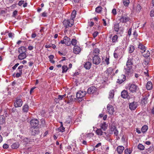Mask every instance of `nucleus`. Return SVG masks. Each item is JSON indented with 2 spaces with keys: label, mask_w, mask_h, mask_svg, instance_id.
Listing matches in <instances>:
<instances>
[{
  "label": "nucleus",
  "mask_w": 154,
  "mask_h": 154,
  "mask_svg": "<svg viewBox=\"0 0 154 154\" xmlns=\"http://www.w3.org/2000/svg\"><path fill=\"white\" fill-rule=\"evenodd\" d=\"M22 73H21L18 72L16 74V77L17 78H19V77L21 76Z\"/></svg>",
  "instance_id": "5fc2aeb1"
},
{
  "label": "nucleus",
  "mask_w": 154,
  "mask_h": 154,
  "mask_svg": "<svg viewBox=\"0 0 154 154\" xmlns=\"http://www.w3.org/2000/svg\"><path fill=\"white\" fill-rule=\"evenodd\" d=\"M102 8L101 6H98L96 8L95 11L97 13H100L102 11Z\"/></svg>",
  "instance_id": "a19ab883"
},
{
  "label": "nucleus",
  "mask_w": 154,
  "mask_h": 154,
  "mask_svg": "<svg viewBox=\"0 0 154 154\" xmlns=\"http://www.w3.org/2000/svg\"><path fill=\"white\" fill-rule=\"evenodd\" d=\"M123 4L125 6H128L130 3L129 0H123Z\"/></svg>",
  "instance_id": "79ce46f5"
},
{
  "label": "nucleus",
  "mask_w": 154,
  "mask_h": 154,
  "mask_svg": "<svg viewBox=\"0 0 154 154\" xmlns=\"http://www.w3.org/2000/svg\"><path fill=\"white\" fill-rule=\"evenodd\" d=\"M41 124H40V127L41 128L47 127L45 124V121L44 119H42L41 120Z\"/></svg>",
  "instance_id": "c756f323"
},
{
  "label": "nucleus",
  "mask_w": 154,
  "mask_h": 154,
  "mask_svg": "<svg viewBox=\"0 0 154 154\" xmlns=\"http://www.w3.org/2000/svg\"><path fill=\"white\" fill-rule=\"evenodd\" d=\"M70 43L72 45L75 46V45L77 43V41L74 39H72Z\"/></svg>",
  "instance_id": "49530a36"
},
{
  "label": "nucleus",
  "mask_w": 154,
  "mask_h": 154,
  "mask_svg": "<svg viewBox=\"0 0 154 154\" xmlns=\"http://www.w3.org/2000/svg\"><path fill=\"white\" fill-rule=\"evenodd\" d=\"M17 11L16 10L14 11L12 17H15V16L17 14Z\"/></svg>",
  "instance_id": "13d9d810"
},
{
  "label": "nucleus",
  "mask_w": 154,
  "mask_h": 154,
  "mask_svg": "<svg viewBox=\"0 0 154 154\" xmlns=\"http://www.w3.org/2000/svg\"><path fill=\"white\" fill-rule=\"evenodd\" d=\"M114 91L113 90H111L110 91L109 94V98L112 99L114 97Z\"/></svg>",
  "instance_id": "a878e982"
},
{
  "label": "nucleus",
  "mask_w": 154,
  "mask_h": 154,
  "mask_svg": "<svg viewBox=\"0 0 154 154\" xmlns=\"http://www.w3.org/2000/svg\"><path fill=\"white\" fill-rule=\"evenodd\" d=\"M14 34L13 33H9L8 34V36L10 38H12L14 37Z\"/></svg>",
  "instance_id": "052dcab7"
},
{
  "label": "nucleus",
  "mask_w": 154,
  "mask_h": 154,
  "mask_svg": "<svg viewBox=\"0 0 154 154\" xmlns=\"http://www.w3.org/2000/svg\"><path fill=\"white\" fill-rule=\"evenodd\" d=\"M114 57L115 58L117 59L119 55L116 52V50L115 51L114 53Z\"/></svg>",
  "instance_id": "603ef678"
},
{
  "label": "nucleus",
  "mask_w": 154,
  "mask_h": 154,
  "mask_svg": "<svg viewBox=\"0 0 154 154\" xmlns=\"http://www.w3.org/2000/svg\"><path fill=\"white\" fill-rule=\"evenodd\" d=\"M119 24L118 23H115L114 26V30L116 32H118L119 29Z\"/></svg>",
  "instance_id": "7c9ffc66"
},
{
  "label": "nucleus",
  "mask_w": 154,
  "mask_h": 154,
  "mask_svg": "<svg viewBox=\"0 0 154 154\" xmlns=\"http://www.w3.org/2000/svg\"><path fill=\"white\" fill-rule=\"evenodd\" d=\"M19 146V143L18 142H16L14 143L11 146V148L13 149H17L18 148Z\"/></svg>",
  "instance_id": "2f4dec72"
},
{
  "label": "nucleus",
  "mask_w": 154,
  "mask_h": 154,
  "mask_svg": "<svg viewBox=\"0 0 154 154\" xmlns=\"http://www.w3.org/2000/svg\"><path fill=\"white\" fill-rule=\"evenodd\" d=\"M64 40L65 42V44L67 46H69L70 45V39L68 37L66 36L64 37Z\"/></svg>",
  "instance_id": "f3484780"
},
{
  "label": "nucleus",
  "mask_w": 154,
  "mask_h": 154,
  "mask_svg": "<svg viewBox=\"0 0 154 154\" xmlns=\"http://www.w3.org/2000/svg\"><path fill=\"white\" fill-rule=\"evenodd\" d=\"M30 133L32 135L38 134L39 132V128L36 127H31L30 128Z\"/></svg>",
  "instance_id": "6e6552de"
},
{
  "label": "nucleus",
  "mask_w": 154,
  "mask_h": 154,
  "mask_svg": "<svg viewBox=\"0 0 154 154\" xmlns=\"http://www.w3.org/2000/svg\"><path fill=\"white\" fill-rule=\"evenodd\" d=\"M74 23V20L72 19L71 18L69 20H65L63 22V23L66 28H68V26L71 27L72 26Z\"/></svg>",
  "instance_id": "f03ea898"
},
{
  "label": "nucleus",
  "mask_w": 154,
  "mask_h": 154,
  "mask_svg": "<svg viewBox=\"0 0 154 154\" xmlns=\"http://www.w3.org/2000/svg\"><path fill=\"white\" fill-rule=\"evenodd\" d=\"M138 48L141 50V52L142 54L145 52L146 49L145 48V46L142 44H139Z\"/></svg>",
  "instance_id": "b1692460"
},
{
  "label": "nucleus",
  "mask_w": 154,
  "mask_h": 154,
  "mask_svg": "<svg viewBox=\"0 0 154 154\" xmlns=\"http://www.w3.org/2000/svg\"><path fill=\"white\" fill-rule=\"evenodd\" d=\"M31 139L28 138H25L24 139V141L27 143H28L30 142Z\"/></svg>",
  "instance_id": "3c124183"
},
{
  "label": "nucleus",
  "mask_w": 154,
  "mask_h": 154,
  "mask_svg": "<svg viewBox=\"0 0 154 154\" xmlns=\"http://www.w3.org/2000/svg\"><path fill=\"white\" fill-rule=\"evenodd\" d=\"M19 53H24L26 52V47L23 46L20 47L18 49Z\"/></svg>",
  "instance_id": "412c9836"
},
{
  "label": "nucleus",
  "mask_w": 154,
  "mask_h": 154,
  "mask_svg": "<svg viewBox=\"0 0 154 154\" xmlns=\"http://www.w3.org/2000/svg\"><path fill=\"white\" fill-rule=\"evenodd\" d=\"M150 15L151 17H154V9L152 10L150 13Z\"/></svg>",
  "instance_id": "09e8293b"
},
{
  "label": "nucleus",
  "mask_w": 154,
  "mask_h": 154,
  "mask_svg": "<svg viewBox=\"0 0 154 154\" xmlns=\"http://www.w3.org/2000/svg\"><path fill=\"white\" fill-rule=\"evenodd\" d=\"M54 57V56L52 55H51L48 56V58L50 59V60H52Z\"/></svg>",
  "instance_id": "338daca9"
},
{
  "label": "nucleus",
  "mask_w": 154,
  "mask_h": 154,
  "mask_svg": "<svg viewBox=\"0 0 154 154\" xmlns=\"http://www.w3.org/2000/svg\"><path fill=\"white\" fill-rule=\"evenodd\" d=\"M38 120L35 119H32L30 122V124L32 127H36L38 125Z\"/></svg>",
  "instance_id": "9d476101"
},
{
  "label": "nucleus",
  "mask_w": 154,
  "mask_h": 154,
  "mask_svg": "<svg viewBox=\"0 0 154 154\" xmlns=\"http://www.w3.org/2000/svg\"><path fill=\"white\" fill-rule=\"evenodd\" d=\"M98 34V32H94L93 34L94 38L96 37Z\"/></svg>",
  "instance_id": "bf43d9fd"
},
{
  "label": "nucleus",
  "mask_w": 154,
  "mask_h": 154,
  "mask_svg": "<svg viewBox=\"0 0 154 154\" xmlns=\"http://www.w3.org/2000/svg\"><path fill=\"white\" fill-rule=\"evenodd\" d=\"M5 122V118L3 115L0 116V125L3 124Z\"/></svg>",
  "instance_id": "bb28decb"
},
{
  "label": "nucleus",
  "mask_w": 154,
  "mask_h": 154,
  "mask_svg": "<svg viewBox=\"0 0 154 154\" xmlns=\"http://www.w3.org/2000/svg\"><path fill=\"white\" fill-rule=\"evenodd\" d=\"M76 11L75 10H73L71 14V18L72 19L74 20V19L76 15Z\"/></svg>",
  "instance_id": "4c0bfd02"
},
{
  "label": "nucleus",
  "mask_w": 154,
  "mask_h": 154,
  "mask_svg": "<svg viewBox=\"0 0 154 154\" xmlns=\"http://www.w3.org/2000/svg\"><path fill=\"white\" fill-rule=\"evenodd\" d=\"M36 35L35 33H32L31 35V37L32 38H34L36 36Z\"/></svg>",
  "instance_id": "774afa93"
},
{
  "label": "nucleus",
  "mask_w": 154,
  "mask_h": 154,
  "mask_svg": "<svg viewBox=\"0 0 154 154\" xmlns=\"http://www.w3.org/2000/svg\"><path fill=\"white\" fill-rule=\"evenodd\" d=\"M97 134L98 135H102L103 134V131L101 129H97L96 131Z\"/></svg>",
  "instance_id": "f704fd0d"
},
{
  "label": "nucleus",
  "mask_w": 154,
  "mask_h": 154,
  "mask_svg": "<svg viewBox=\"0 0 154 154\" xmlns=\"http://www.w3.org/2000/svg\"><path fill=\"white\" fill-rule=\"evenodd\" d=\"M126 76L124 75H122L119 77V79H117V82L119 84H122L126 79Z\"/></svg>",
  "instance_id": "ddd939ff"
},
{
  "label": "nucleus",
  "mask_w": 154,
  "mask_h": 154,
  "mask_svg": "<svg viewBox=\"0 0 154 154\" xmlns=\"http://www.w3.org/2000/svg\"><path fill=\"white\" fill-rule=\"evenodd\" d=\"M47 13H46L45 12H43L41 15L43 17H46L47 16Z\"/></svg>",
  "instance_id": "e2e57ef3"
},
{
  "label": "nucleus",
  "mask_w": 154,
  "mask_h": 154,
  "mask_svg": "<svg viewBox=\"0 0 154 154\" xmlns=\"http://www.w3.org/2000/svg\"><path fill=\"white\" fill-rule=\"evenodd\" d=\"M128 96V93L127 91L125 90H124L122 91L121 93V96L124 98H127Z\"/></svg>",
  "instance_id": "aec40b11"
},
{
  "label": "nucleus",
  "mask_w": 154,
  "mask_h": 154,
  "mask_svg": "<svg viewBox=\"0 0 154 154\" xmlns=\"http://www.w3.org/2000/svg\"><path fill=\"white\" fill-rule=\"evenodd\" d=\"M63 96L62 95H59L58 96V98L57 99H57H59L60 100H62L63 99Z\"/></svg>",
  "instance_id": "680f3d73"
},
{
  "label": "nucleus",
  "mask_w": 154,
  "mask_h": 154,
  "mask_svg": "<svg viewBox=\"0 0 154 154\" xmlns=\"http://www.w3.org/2000/svg\"><path fill=\"white\" fill-rule=\"evenodd\" d=\"M107 110L109 113L110 115L113 114L114 112V108L112 106L108 104L107 106Z\"/></svg>",
  "instance_id": "9b49d317"
},
{
  "label": "nucleus",
  "mask_w": 154,
  "mask_h": 154,
  "mask_svg": "<svg viewBox=\"0 0 154 154\" xmlns=\"http://www.w3.org/2000/svg\"><path fill=\"white\" fill-rule=\"evenodd\" d=\"M154 150V146L153 145L150 146L149 148L147 149L146 150V152L147 153L149 152V153H151Z\"/></svg>",
  "instance_id": "cd10ccee"
},
{
  "label": "nucleus",
  "mask_w": 154,
  "mask_h": 154,
  "mask_svg": "<svg viewBox=\"0 0 154 154\" xmlns=\"http://www.w3.org/2000/svg\"><path fill=\"white\" fill-rule=\"evenodd\" d=\"M141 8L139 4L134 5L133 8V11L135 13L139 12L141 10Z\"/></svg>",
  "instance_id": "f8f14e48"
},
{
  "label": "nucleus",
  "mask_w": 154,
  "mask_h": 154,
  "mask_svg": "<svg viewBox=\"0 0 154 154\" xmlns=\"http://www.w3.org/2000/svg\"><path fill=\"white\" fill-rule=\"evenodd\" d=\"M112 13L114 15H116L117 13L116 9L115 8L113 9L112 11Z\"/></svg>",
  "instance_id": "6e6d98bb"
},
{
  "label": "nucleus",
  "mask_w": 154,
  "mask_h": 154,
  "mask_svg": "<svg viewBox=\"0 0 154 154\" xmlns=\"http://www.w3.org/2000/svg\"><path fill=\"white\" fill-rule=\"evenodd\" d=\"M62 72L63 73L66 72L67 71V70L68 69V68L66 66L64 65L62 66Z\"/></svg>",
  "instance_id": "ea45409f"
},
{
  "label": "nucleus",
  "mask_w": 154,
  "mask_h": 154,
  "mask_svg": "<svg viewBox=\"0 0 154 154\" xmlns=\"http://www.w3.org/2000/svg\"><path fill=\"white\" fill-rule=\"evenodd\" d=\"M106 126L107 125L106 122H103V123H102L101 125V128L104 131H105L106 129Z\"/></svg>",
  "instance_id": "c9c22d12"
},
{
  "label": "nucleus",
  "mask_w": 154,
  "mask_h": 154,
  "mask_svg": "<svg viewBox=\"0 0 154 154\" xmlns=\"http://www.w3.org/2000/svg\"><path fill=\"white\" fill-rule=\"evenodd\" d=\"M137 107V105L136 102H133L129 104V108L131 110H135Z\"/></svg>",
  "instance_id": "4468645a"
},
{
  "label": "nucleus",
  "mask_w": 154,
  "mask_h": 154,
  "mask_svg": "<svg viewBox=\"0 0 154 154\" xmlns=\"http://www.w3.org/2000/svg\"><path fill=\"white\" fill-rule=\"evenodd\" d=\"M29 109V106L26 104H25L23 107V112H27Z\"/></svg>",
  "instance_id": "473e14b6"
},
{
  "label": "nucleus",
  "mask_w": 154,
  "mask_h": 154,
  "mask_svg": "<svg viewBox=\"0 0 154 154\" xmlns=\"http://www.w3.org/2000/svg\"><path fill=\"white\" fill-rule=\"evenodd\" d=\"M148 129V127L147 125H143L141 129V131L142 132L144 133Z\"/></svg>",
  "instance_id": "c85d7f7f"
},
{
  "label": "nucleus",
  "mask_w": 154,
  "mask_h": 154,
  "mask_svg": "<svg viewBox=\"0 0 154 154\" xmlns=\"http://www.w3.org/2000/svg\"><path fill=\"white\" fill-rule=\"evenodd\" d=\"M23 67V65H21L18 67V69L19 72L21 73H23L22 69Z\"/></svg>",
  "instance_id": "de8ad7c7"
},
{
  "label": "nucleus",
  "mask_w": 154,
  "mask_h": 154,
  "mask_svg": "<svg viewBox=\"0 0 154 154\" xmlns=\"http://www.w3.org/2000/svg\"><path fill=\"white\" fill-rule=\"evenodd\" d=\"M129 89L132 93L136 92L139 90V88L137 85L132 84L129 86Z\"/></svg>",
  "instance_id": "20e7f679"
},
{
  "label": "nucleus",
  "mask_w": 154,
  "mask_h": 154,
  "mask_svg": "<svg viewBox=\"0 0 154 154\" xmlns=\"http://www.w3.org/2000/svg\"><path fill=\"white\" fill-rule=\"evenodd\" d=\"M118 37L117 35H114L112 38V43H116L118 42Z\"/></svg>",
  "instance_id": "72a5a7b5"
},
{
  "label": "nucleus",
  "mask_w": 154,
  "mask_h": 154,
  "mask_svg": "<svg viewBox=\"0 0 154 154\" xmlns=\"http://www.w3.org/2000/svg\"><path fill=\"white\" fill-rule=\"evenodd\" d=\"M86 94V92L85 91H79L76 94V97L78 99L79 101H82V98Z\"/></svg>",
  "instance_id": "7ed1b4c3"
},
{
  "label": "nucleus",
  "mask_w": 154,
  "mask_h": 154,
  "mask_svg": "<svg viewBox=\"0 0 154 154\" xmlns=\"http://www.w3.org/2000/svg\"><path fill=\"white\" fill-rule=\"evenodd\" d=\"M97 90V88L94 86H92L88 89L87 92L88 94H92L96 92Z\"/></svg>",
  "instance_id": "1a4fd4ad"
},
{
  "label": "nucleus",
  "mask_w": 154,
  "mask_h": 154,
  "mask_svg": "<svg viewBox=\"0 0 154 154\" xmlns=\"http://www.w3.org/2000/svg\"><path fill=\"white\" fill-rule=\"evenodd\" d=\"M149 95H146L144 96L141 101V103L143 104H145L147 103V100Z\"/></svg>",
  "instance_id": "dca6fc26"
},
{
  "label": "nucleus",
  "mask_w": 154,
  "mask_h": 154,
  "mask_svg": "<svg viewBox=\"0 0 154 154\" xmlns=\"http://www.w3.org/2000/svg\"><path fill=\"white\" fill-rule=\"evenodd\" d=\"M61 125L60 127L57 128V131H61L63 132L64 131L65 128L63 127L62 122H61Z\"/></svg>",
  "instance_id": "e433bc0d"
},
{
  "label": "nucleus",
  "mask_w": 154,
  "mask_h": 154,
  "mask_svg": "<svg viewBox=\"0 0 154 154\" xmlns=\"http://www.w3.org/2000/svg\"><path fill=\"white\" fill-rule=\"evenodd\" d=\"M113 69L112 68H109L107 70L106 73L108 75L112 73Z\"/></svg>",
  "instance_id": "a18cd8bd"
},
{
  "label": "nucleus",
  "mask_w": 154,
  "mask_h": 154,
  "mask_svg": "<svg viewBox=\"0 0 154 154\" xmlns=\"http://www.w3.org/2000/svg\"><path fill=\"white\" fill-rule=\"evenodd\" d=\"M91 64L90 62H86L84 65V67L86 69H89L91 66Z\"/></svg>",
  "instance_id": "4be33fe9"
},
{
  "label": "nucleus",
  "mask_w": 154,
  "mask_h": 154,
  "mask_svg": "<svg viewBox=\"0 0 154 154\" xmlns=\"http://www.w3.org/2000/svg\"><path fill=\"white\" fill-rule=\"evenodd\" d=\"M99 52L100 50L98 48H96L94 50L93 54L94 55H97L99 53Z\"/></svg>",
  "instance_id": "c03bdc74"
},
{
  "label": "nucleus",
  "mask_w": 154,
  "mask_h": 154,
  "mask_svg": "<svg viewBox=\"0 0 154 154\" xmlns=\"http://www.w3.org/2000/svg\"><path fill=\"white\" fill-rule=\"evenodd\" d=\"M8 147V144H5L3 145V148L4 149H7Z\"/></svg>",
  "instance_id": "69168bd1"
},
{
  "label": "nucleus",
  "mask_w": 154,
  "mask_h": 154,
  "mask_svg": "<svg viewBox=\"0 0 154 154\" xmlns=\"http://www.w3.org/2000/svg\"><path fill=\"white\" fill-rule=\"evenodd\" d=\"M101 62V59L97 55H94L93 57V63L95 65H98Z\"/></svg>",
  "instance_id": "0eeeda50"
},
{
  "label": "nucleus",
  "mask_w": 154,
  "mask_h": 154,
  "mask_svg": "<svg viewBox=\"0 0 154 154\" xmlns=\"http://www.w3.org/2000/svg\"><path fill=\"white\" fill-rule=\"evenodd\" d=\"M146 86L147 90H151L152 88V83L150 81H148L146 84Z\"/></svg>",
  "instance_id": "5701e85b"
},
{
  "label": "nucleus",
  "mask_w": 154,
  "mask_h": 154,
  "mask_svg": "<svg viewBox=\"0 0 154 154\" xmlns=\"http://www.w3.org/2000/svg\"><path fill=\"white\" fill-rule=\"evenodd\" d=\"M121 22L122 23H126L128 21L130 20L129 17L126 14H122L121 18L119 19Z\"/></svg>",
  "instance_id": "423d86ee"
},
{
  "label": "nucleus",
  "mask_w": 154,
  "mask_h": 154,
  "mask_svg": "<svg viewBox=\"0 0 154 154\" xmlns=\"http://www.w3.org/2000/svg\"><path fill=\"white\" fill-rule=\"evenodd\" d=\"M125 154H131V152L130 150H128V149H125Z\"/></svg>",
  "instance_id": "8fccbe9b"
},
{
  "label": "nucleus",
  "mask_w": 154,
  "mask_h": 154,
  "mask_svg": "<svg viewBox=\"0 0 154 154\" xmlns=\"http://www.w3.org/2000/svg\"><path fill=\"white\" fill-rule=\"evenodd\" d=\"M152 21H151V27L154 29V21L152 19Z\"/></svg>",
  "instance_id": "864d4df0"
},
{
  "label": "nucleus",
  "mask_w": 154,
  "mask_h": 154,
  "mask_svg": "<svg viewBox=\"0 0 154 154\" xmlns=\"http://www.w3.org/2000/svg\"><path fill=\"white\" fill-rule=\"evenodd\" d=\"M111 130L112 131L114 132V134L115 135H116V136H118L119 132L117 130L116 127L113 126L111 128Z\"/></svg>",
  "instance_id": "393cba45"
},
{
  "label": "nucleus",
  "mask_w": 154,
  "mask_h": 154,
  "mask_svg": "<svg viewBox=\"0 0 154 154\" xmlns=\"http://www.w3.org/2000/svg\"><path fill=\"white\" fill-rule=\"evenodd\" d=\"M148 70H146V71L144 72V73L145 75L147 77L149 76V75L148 73Z\"/></svg>",
  "instance_id": "0e129e2a"
},
{
  "label": "nucleus",
  "mask_w": 154,
  "mask_h": 154,
  "mask_svg": "<svg viewBox=\"0 0 154 154\" xmlns=\"http://www.w3.org/2000/svg\"><path fill=\"white\" fill-rule=\"evenodd\" d=\"M24 1H22V0H21V1H20L18 3V5L19 6H21L23 4V3H24Z\"/></svg>",
  "instance_id": "4d7b16f0"
},
{
  "label": "nucleus",
  "mask_w": 154,
  "mask_h": 154,
  "mask_svg": "<svg viewBox=\"0 0 154 154\" xmlns=\"http://www.w3.org/2000/svg\"><path fill=\"white\" fill-rule=\"evenodd\" d=\"M20 54L18 56V58L20 60H22L25 58L26 57V53H19Z\"/></svg>",
  "instance_id": "6ab92c4d"
},
{
  "label": "nucleus",
  "mask_w": 154,
  "mask_h": 154,
  "mask_svg": "<svg viewBox=\"0 0 154 154\" xmlns=\"http://www.w3.org/2000/svg\"><path fill=\"white\" fill-rule=\"evenodd\" d=\"M133 64L132 60L131 59L128 58L126 64V67L125 68V73L126 75H129L131 74V69Z\"/></svg>",
  "instance_id": "f257e3e1"
},
{
  "label": "nucleus",
  "mask_w": 154,
  "mask_h": 154,
  "mask_svg": "<svg viewBox=\"0 0 154 154\" xmlns=\"http://www.w3.org/2000/svg\"><path fill=\"white\" fill-rule=\"evenodd\" d=\"M124 149V146H119L117 147L116 150L119 154H121L122 153Z\"/></svg>",
  "instance_id": "a211bd4d"
},
{
  "label": "nucleus",
  "mask_w": 154,
  "mask_h": 154,
  "mask_svg": "<svg viewBox=\"0 0 154 154\" xmlns=\"http://www.w3.org/2000/svg\"><path fill=\"white\" fill-rule=\"evenodd\" d=\"M134 50V47L132 45H131L129 48V53H132Z\"/></svg>",
  "instance_id": "58836bf2"
},
{
  "label": "nucleus",
  "mask_w": 154,
  "mask_h": 154,
  "mask_svg": "<svg viewBox=\"0 0 154 154\" xmlns=\"http://www.w3.org/2000/svg\"><path fill=\"white\" fill-rule=\"evenodd\" d=\"M16 100L14 103V106L15 107H20L23 104L22 99H20L18 97L16 98Z\"/></svg>",
  "instance_id": "39448f33"
},
{
  "label": "nucleus",
  "mask_w": 154,
  "mask_h": 154,
  "mask_svg": "<svg viewBox=\"0 0 154 154\" xmlns=\"http://www.w3.org/2000/svg\"><path fill=\"white\" fill-rule=\"evenodd\" d=\"M138 148L140 150H143L144 149L145 147L141 144H139L137 146Z\"/></svg>",
  "instance_id": "37998d69"
},
{
  "label": "nucleus",
  "mask_w": 154,
  "mask_h": 154,
  "mask_svg": "<svg viewBox=\"0 0 154 154\" xmlns=\"http://www.w3.org/2000/svg\"><path fill=\"white\" fill-rule=\"evenodd\" d=\"M81 49L80 47L77 45L75 46L73 49V53L76 54H79L81 51Z\"/></svg>",
  "instance_id": "2eb2a0df"
}]
</instances>
